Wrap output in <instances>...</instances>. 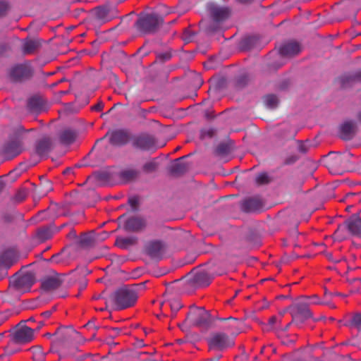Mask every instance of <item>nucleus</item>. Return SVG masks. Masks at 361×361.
Here are the masks:
<instances>
[{
	"instance_id": "f257e3e1",
	"label": "nucleus",
	"mask_w": 361,
	"mask_h": 361,
	"mask_svg": "<svg viewBox=\"0 0 361 361\" xmlns=\"http://www.w3.org/2000/svg\"><path fill=\"white\" fill-rule=\"evenodd\" d=\"M163 23V18L158 13H145L139 16L135 26L138 32L145 35L157 32Z\"/></svg>"
},
{
	"instance_id": "f03ea898",
	"label": "nucleus",
	"mask_w": 361,
	"mask_h": 361,
	"mask_svg": "<svg viewBox=\"0 0 361 361\" xmlns=\"http://www.w3.org/2000/svg\"><path fill=\"white\" fill-rule=\"evenodd\" d=\"M134 286H125L115 292L114 300L118 310H125L135 305L138 294Z\"/></svg>"
},
{
	"instance_id": "7ed1b4c3",
	"label": "nucleus",
	"mask_w": 361,
	"mask_h": 361,
	"mask_svg": "<svg viewBox=\"0 0 361 361\" xmlns=\"http://www.w3.org/2000/svg\"><path fill=\"white\" fill-rule=\"evenodd\" d=\"M118 16L116 8L109 6H99L92 9L88 16L89 20L94 25H104Z\"/></svg>"
},
{
	"instance_id": "20e7f679",
	"label": "nucleus",
	"mask_w": 361,
	"mask_h": 361,
	"mask_svg": "<svg viewBox=\"0 0 361 361\" xmlns=\"http://www.w3.org/2000/svg\"><path fill=\"white\" fill-rule=\"evenodd\" d=\"M33 74V68L29 62L16 64L8 71V79L15 83L25 82L30 80Z\"/></svg>"
},
{
	"instance_id": "39448f33",
	"label": "nucleus",
	"mask_w": 361,
	"mask_h": 361,
	"mask_svg": "<svg viewBox=\"0 0 361 361\" xmlns=\"http://www.w3.org/2000/svg\"><path fill=\"white\" fill-rule=\"evenodd\" d=\"M186 320L197 327L207 329L211 324V315L204 307L191 306Z\"/></svg>"
},
{
	"instance_id": "423d86ee",
	"label": "nucleus",
	"mask_w": 361,
	"mask_h": 361,
	"mask_svg": "<svg viewBox=\"0 0 361 361\" xmlns=\"http://www.w3.org/2000/svg\"><path fill=\"white\" fill-rule=\"evenodd\" d=\"M283 314L280 312L278 315L272 316L269 319L268 324L272 329L276 331L277 336L281 339V343L284 345H288L290 343L295 342L297 335L293 334L288 338L285 332L290 326L291 322L284 324L283 322Z\"/></svg>"
},
{
	"instance_id": "0eeeda50",
	"label": "nucleus",
	"mask_w": 361,
	"mask_h": 361,
	"mask_svg": "<svg viewBox=\"0 0 361 361\" xmlns=\"http://www.w3.org/2000/svg\"><path fill=\"white\" fill-rule=\"evenodd\" d=\"M24 150L23 141L20 136H14L6 140L1 149V155L8 160L20 155Z\"/></svg>"
},
{
	"instance_id": "6e6552de",
	"label": "nucleus",
	"mask_w": 361,
	"mask_h": 361,
	"mask_svg": "<svg viewBox=\"0 0 361 361\" xmlns=\"http://www.w3.org/2000/svg\"><path fill=\"white\" fill-rule=\"evenodd\" d=\"M20 258V253L16 246H10L0 251V269L8 270L17 264Z\"/></svg>"
},
{
	"instance_id": "1a4fd4ad",
	"label": "nucleus",
	"mask_w": 361,
	"mask_h": 361,
	"mask_svg": "<svg viewBox=\"0 0 361 361\" xmlns=\"http://www.w3.org/2000/svg\"><path fill=\"white\" fill-rule=\"evenodd\" d=\"M49 108V101L40 94H34L26 100V109L30 113L39 114L48 111Z\"/></svg>"
},
{
	"instance_id": "9d476101",
	"label": "nucleus",
	"mask_w": 361,
	"mask_h": 361,
	"mask_svg": "<svg viewBox=\"0 0 361 361\" xmlns=\"http://www.w3.org/2000/svg\"><path fill=\"white\" fill-rule=\"evenodd\" d=\"M207 344L210 350L223 351L233 345L229 337L225 333L213 334L208 339Z\"/></svg>"
},
{
	"instance_id": "9b49d317",
	"label": "nucleus",
	"mask_w": 361,
	"mask_h": 361,
	"mask_svg": "<svg viewBox=\"0 0 361 361\" xmlns=\"http://www.w3.org/2000/svg\"><path fill=\"white\" fill-rule=\"evenodd\" d=\"M14 277L13 285L16 290L21 292L29 291L36 281L35 274L31 271L16 274Z\"/></svg>"
},
{
	"instance_id": "f8f14e48",
	"label": "nucleus",
	"mask_w": 361,
	"mask_h": 361,
	"mask_svg": "<svg viewBox=\"0 0 361 361\" xmlns=\"http://www.w3.org/2000/svg\"><path fill=\"white\" fill-rule=\"evenodd\" d=\"M156 138L147 133H141L132 137V145L134 147L142 151H148L156 147Z\"/></svg>"
},
{
	"instance_id": "ddd939ff",
	"label": "nucleus",
	"mask_w": 361,
	"mask_h": 361,
	"mask_svg": "<svg viewBox=\"0 0 361 361\" xmlns=\"http://www.w3.org/2000/svg\"><path fill=\"white\" fill-rule=\"evenodd\" d=\"M166 250V245L161 240H154L149 241L145 245V253L151 259L160 260L162 259Z\"/></svg>"
},
{
	"instance_id": "4468645a",
	"label": "nucleus",
	"mask_w": 361,
	"mask_h": 361,
	"mask_svg": "<svg viewBox=\"0 0 361 361\" xmlns=\"http://www.w3.org/2000/svg\"><path fill=\"white\" fill-rule=\"evenodd\" d=\"M147 226L146 220L138 216L129 217L124 223L123 228L128 232L139 233Z\"/></svg>"
},
{
	"instance_id": "2eb2a0df",
	"label": "nucleus",
	"mask_w": 361,
	"mask_h": 361,
	"mask_svg": "<svg viewBox=\"0 0 361 361\" xmlns=\"http://www.w3.org/2000/svg\"><path fill=\"white\" fill-rule=\"evenodd\" d=\"M264 201L259 196L249 197L241 202V209L246 212H255L264 207Z\"/></svg>"
},
{
	"instance_id": "dca6fc26",
	"label": "nucleus",
	"mask_w": 361,
	"mask_h": 361,
	"mask_svg": "<svg viewBox=\"0 0 361 361\" xmlns=\"http://www.w3.org/2000/svg\"><path fill=\"white\" fill-rule=\"evenodd\" d=\"M292 316V321L298 317H300L302 320L307 319L312 317V314L310 310L309 305L307 303H296L289 307Z\"/></svg>"
},
{
	"instance_id": "f3484780",
	"label": "nucleus",
	"mask_w": 361,
	"mask_h": 361,
	"mask_svg": "<svg viewBox=\"0 0 361 361\" xmlns=\"http://www.w3.org/2000/svg\"><path fill=\"white\" fill-rule=\"evenodd\" d=\"M52 148V139L48 136H45L36 141L35 145V152L37 155L43 158L47 157Z\"/></svg>"
},
{
	"instance_id": "a211bd4d",
	"label": "nucleus",
	"mask_w": 361,
	"mask_h": 361,
	"mask_svg": "<svg viewBox=\"0 0 361 361\" xmlns=\"http://www.w3.org/2000/svg\"><path fill=\"white\" fill-rule=\"evenodd\" d=\"M34 337L33 329L23 326L17 329L13 335L12 340L18 344L26 343L31 341Z\"/></svg>"
},
{
	"instance_id": "6ab92c4d",
	"label": "nucleus",
	"mask_w": 361,
	"mask_h": 361,
	"mask_svg": "<svg viewBox=\"0 0 361 361\" xmlns=\"http://www.w3.org/2000/svg\"><path fill=\"white\" fill-rule=\"evenodd\" d=\"M132 140L130 133L124 129H118L112 131L110 134L109 142L112 145L122 146Z\"/></svg>"
},
{
	"instance_id": "aec40b11",
	"label": "nucleus",
	"mask_w": 361,
	"mask_h": 361,
	"mask_svg": "<svg viewBox=\"0 0 361 361\" xmlns=\"http://www.w3.org/2000/svg\"><path fill=\"white\" fill-rule=\"evenodd\" d=\"M185 158V156L176 159L174 163L170 166L169 171L170 174L175 177H180L184 175L190 168V164L188 162L183 161Z\"/></svg>"
},
{
	"instance_id": "412c9836",
	"label": "nucleus",
	"mask_w": 361,
	"mask_h": 361,
	"mask_svg": "<svg viewBox=\"0 0 361 361\" xmlns=\"http://www.w3.org/2000/svg\"><path fill=\"white\" fill-rule=\"evenodd\" d=\"M357 126L352 121H345L340 127V137L343 140H350L355 135Z\"/></svg>"
},
{
	"instance_id": "4be33fe9",
	"label": "nucleus",
	"mask_w": 361,
	"mask_h": 361,
	"mask_svg": "<svg viewBox=\"0 0 361 361\" xmlns=\"http://www.w3.org/2000/svg\"><path fill=\"white\" fill-rule=\"evenodd\" d=\"M63 283V280L59 275L45 277L41 283V288L49 292L59 288Z\"/></svg>"
},
{
	"instance_id": "5701e85b",
	"label": "nucleus",
	"mask_w": 361,
	"mask_h": 361,
	"mask_svg": "<svg viewBox=\"0 0 361 361\" xmlns=\"http://www.w3.org/2000/svg\"><path fill=\"white\" fill-rule=\"evenodd\" d=\"M208 10L213 20L216 22L224 21L229 15V9L228 8L220 7L215 4H210L208 6Z\"/></svg>"
},
{
	"instance_id": "b1692460",
	"label": "nucleus",
	"mask_w": 361,
	"mask_h": 361,
	"mask_svg": "<svg viewBox=\"0 0 361 361\" xmlns=\"http://www.w3.org/2000/svg\"><path fill=\"white\" fill-rule=\"evenodd\" d=\"M78 137V132L71 128H66L59 133V140L61 145H71L74 143Z\"/></svg>"
},
{
	"instance_id": "393cba45",
	"label": "nucleus",
	"mask_w": 361,
	"mask_h": 361,
	"mask_svg": "<svg viewBox=\"0 0 361 361\" xmlns=\"http://www.w3.org/2000/svg\"><path fill=\"white\" fill-rule=\"evenodd\" d=\"M301 51L300 44L297 42H288L279 48V54L282 56L291 57Z\"/></svg>"
},
{
	"instance_id": "a878e982",
	"label": "nucleus",
	"mask_w": 361,
	"mask_h": 361,
	"mask_svg": "<svg viewBox=\"0 0 361 361\" xmlns=\"http://www.w3.org/2000/svg\"><path fill=\"white\" fill-rule=\"evenodd\" d=\"M338 82L343 87H348L353 83L361 82V69L341 75Z\"/></svg>"
},
{
	"instance_id": "bb28decb",
	"label": "nucleus",
	"mask_w": 361,
	"mask_h": 361,
	"mask_svg": "<svg viewBox=\"0 0 361 361\" xmlns=\"http://www.w3.org/2000/svg\"><path fill=\"white\" fill-rule=\"evenodd\" d=\"M92 176L101 185H113L116 183L114 173L107 171H95Z\"/></svg>"
},
{
	"instance_id": "cd10ccee",
	"label": "nucleus",
	"mask_w": 361,
	"mask_h": 361,
	"mask_svg": "<svg viewBox=\"0 0 361 361\" xmlns=\"http://www.w3.org/2000/svg\"><path fill=\"white\" fill-rule=\"evenodd\" d=\"M42 45V40L38 38H26L23 44V53L25 55L32 54Z\"/></svg>"
},
{
	"instance_id": "c85d7f7f",
	"label": "nucleus",
	"mask_w": 361,
	"mask_h": 361,
	"mask_svg": "<svg viewBox=\"0 0 361 361\" xmlns=\"http://www.w3.org/2000/svg\"><path fill=\"white\" fill-rule=\"evenodd\" d=\"M140 175V171L134 169H126L121 171L118 176L122 183H128L136 180Z\"/></svg>"
},
{
	"instance_id": "c756f323",
	"label": "nucleus",
	"mask_w": 361,
	"mask_h": 361,
	"mask_svg": "<svg viewBox=\"0 0 361 361\" xmlns=\"http://www.w3.org/2000/svg\"><path fill=\"white\" fill-rule=\"evenodd\" d=\"M345 224L350 233L354 235L361 236V218L353 215L347 219Z\"/></svg>"
},
{
	"instance_id": "7c9ffc66",
	"label": "nucleus",
	"mask_w": 361,
	"mask_h": 361,
	"mask_svg": "<svg viewBox=\"0 0 361 361\" xmlns=\"http://www.w3.org/2000/svg\"><path fill=\"white\" fill-rule=\"evenodd\" d=\"M212 279V276L203 271H197L193 276V282L197 286H207L211 283Z\"/></svg>"
},
{
	"instance_id": "2f4dec72",
	"label": "nucleus",
	"mask_w": 361,
	"mask_h": 361,
	"mask_svg": "<svg viewBox=\"0 0 361 361\" xmlns=\"http://www.w3.org/2000/svg\"><path fill=\"white\" fill-rule=\"evenodd\" d=\"M138 243V238L135 236L131 237H118L115 245L121 249H128L131 246L136 245Z\"/></svg>"
},
{
	"instance_id": "473e14b6",
	"label": "nucleus",
	"mask_w": 361,
	"mask_h": 361,
	"mask_svg": "<svg viewBox=\"0 0 361 361\" xmlns=\"http://www.w3.org/2000/svg\"><path fill=\"white\" fill-rule=\"evenodd\" d=\"M345 326L350 329H356L361 331V312H353L348 316V319L345 320Z\"/></svg>"
},
{
	"instance_id": "72a5a7b5",
	"label": "nucleus",
	"mask_w": 361,
	"mask_h": 361,
	"mask_svg": "<svg viewBox=\"0 0 361 361\" xmlns=\"http://www.w3.org/2000/svg\"><path fill=\"white\" fill-rule=\"evenodd\" d=\"M233 144L231 140L220 142L215 149V154L220 157L228 155L233 150Z\"/></svg>"
},
{
	"instance_id": "f704fd0d",
	"label": "nucleus",
	"mask_w": 361,
	"mask_h": 361,
	"mask_svg": "<svg viewBox=\"0 0 361 361\" xmlns=\"http://www.w3.org/2000/svg\"><path fill=\"white\" fill-rule=\"evenodd\" d=\"M188 82L189 83V88L194 90H198L201 88L203 84L202 76L196 73H192L187 77Z\"/></svg>"
},
{
	"instance_id": "c9c22d12",
	"label": "nucleus",
	"mask_w": 361,
	"mask_h": 361,
	"mask_svg": "<svg viewBox=\"0 0 361 361\" xmlns=\"http://www.w3.org/2000/svg\"><path fill=\"white\" fill-rule=\"evenodd\" d=\"M208 90H221L226 87V80L224 77H212L209 80Z\"/></svg>"
},
{
	"instance_id": "e433bc0d",
	"label": "nucleus",
	"mask_w": 361,
	"mask_h": 361,
	"mask_svg": "<svg viewBox=\"0 0 361 361\" xmlns=\"http://www.w3.org/2000/svg\"><path fill=\"white\" fill-rule=\"evenodd\" d=\"M53 232L50 226H44L36 231V237L40 242H44L52 237Z\"/></svg>"
},
{
	"instance_id": "4c0bfd02",
	"label": "nucleus",
	"mask_w": 361,
	"mask_h": 361,
	"mask_svg": "<svg viewBox=\"0 0 361 361\" xmlns=\"http://www.w3.org/2000/svg\"><path fill=\"white\" fill-rule=\"evenodd\" d=\"M264 102L269 108L274 109L277 107L279 103V99L276 94H268L264 97Z\"/></svg>"
},
{
	"instance_id": "58836bf2",
	"label": "nucleus",
	"mask_w": 361,
	"mask_h": 361,
	"mask_svg": "<svg viewBox=\"0 0 361 361\" xmlns=\"http://www.w3.org/2000/svg\"><path fill=\"white\" fill-rule=\"evenodd\" d=\"M94 243V238L89 233H83L80 238L79 243L83 247H92Z\"/></svg>"
},
{
	"instance_id": "ea45409f",
	"label": "nucleus",
	"mask_w": 361,
	"mask_h": 361,
	"mask_svg": "<svg viewBox=\"0 0 361 361\" xmlns=\"http://www.w3.org/2000/svg\"><path fill=\"white\" fill-rule=\"evenodd\" d=\"M30 352L32 355V358L33 361H45V353L41 348H32Z\"/></svg>"
},
{
	"instance_id": "a19ab883",
	"label": "nucleus",
	"mask_w": 361,
	"mask_h": 361,
	"mask_svg": "<svg viewBox=\"0 0 361 361\" xmlns=\"http://www.w3.org/2000/svg\"><path fill=\"white\" fill-rule=\"evenodd\" d=\"M28 191L27 189L22 188L18 189L14 196L12 197V200L16 203H20L24 201L27 197Z\"/></svg>"
},
{
	"instance_id": "79ce46f5",
	"label": "nucleus",
	"mask_w": 361,
	"mask_h": 361,
	"mask_svg": "<svg viewBox=\"0 0 361 361\" xmlns=\"http://www.w3.org/2000/svg\"><path fill=\"white\" fill-rule=\"evenodd\" d=\"M158 164L155 161H149L145 163L142 166V170L147 173H152L157 171Z\"/></svg>"
},
{
	"instance_id": "37998d69",
	"label": "nucleus",
	"mask_w": 361,
	"mask_h": 361,
	"mask_svg": "<svg viewBox=\"0 0 361 361\" xmlns=\"http://www.w3.org/2000/svg\"><path fill=\"white\" fill-rule=\"evenodd\" d=\"M109 80L112 88H122V86L118 82V78L115 73H111L109 76Z\"/></svg>"
},
{
	"instance_id": "c03bdc74",
	"label": "nucleus",
	"mask_w": 361,
	"mask_h": 361,
	"mask_svg": "<svg viewBox=\"0 0 361 361\" xmlns=\"http://www.w3.org/2000/svg\"><path fill=\"white\" fill-rule=\"evenodd\" d=\"M339 4L341 9L346 13L353 10V2L350 0H342Z\"/></svg>"
},
{
	"instance_id": "a18cd8bd",
	"label": "nucleus",
	"mask_w": 361,
	"mask_h": 361,
	"mask_svg": "<svg viewBox=\"0 0 361 361\" xmlns=\"http://www.w3.org/2000/svg\"><path fill=\"white\" fill-rule=\"evenodd\" d=\"M171 58V54L169 51L161 52L157 54V61L163 63L170 60Z\"/></svg>"
},
{
	"instance_id": "49530a36",
	"label": "nucleus",
	"mask_w": 361,
	"mask_h": 361,
	"mask_svg": "<svg viewBox=\"0 0 361 361\" xmlns=\"http://www.w3.org/2000/svg\"><path fill=\"white\" fill-rule=\"evenodd\" d=\"M256 182L259 185H266L271 182V178L267 173H262L257 178Z\"/></svg>"
},
{
	"instance_id": "de8ad7c7",
	"label": "nucleus",
	"mask_w": 361,
	"mask_h": 361,
	"mask_svg": "<svg viewBox=\"0 0 361 361\" xmlns=\"http://www.w3.org/2000/svg\"><path fill=\"white\" fill-rule=\"evenodd\" d=\"M9 9V4L4 0H0V18L6 16Z\"/></svg>"
},
{
	"instance_id": "09e8293b",
	"label": "nucleus",
	"mask_w": 361,
	"mask_h": 361,
	"mask_svg": "<svg viewBox=\"0 0 361 361\" xmlns=\"http://www.w3.org/2000/svg\"><path fill=\"white\" fill-rule=\"evenodd\" d=\"M249 82V78L246 75H240L236 79L237 86L240 88H242L245 86L246 84Z\"/></svg>"
},
{
	"instance_id": "8fccbe9b",
	"label": "nucleus",
	"mask_w": 361,
	"mask_h": 361,
	"mask_svg": "<svg viewBox=\"0 0 361 361\" xmlns=\"http://www.w3.org/2000/svg\"><path fill=\"white\" fill-rule=\"evenodd\" d=\"M157 74L159 76V80L164 81L166 80L169 71L165 68L161 67L157 70Z\"/></svg>"
},
{
	"instance_id": "3c124183",
	"label": "nucleus",
	"mask_w": 361,
	"mask_h": 361,
	"mask_svg": "<svg viewBox=\"0 0 361 361\" xmlns=\"http://www.w3.org/2000/svg\"><path fill=\"white\" fill-rule=\"evenodd\" d=\"M216 134V131L214 129H209L207 130L202 131L200 137L204 139L205 137H213Z\"/></svg>"
},
{
	"instance_id": "603ef678",
	"label": "nucleus",
	"mask_w": 361,
	"mask_h": 361,
	"mask_svg": "<svg viewBox=\"0 0 361 361\" xmlns=\"http://www.w3.org/2000/svg\"><path fill=\"white\" fill-rule=\"evenodd\" d=\"M299 157L296 154H292L287 158L285 159L283 164L286 165H290L294 164L298 159Z\"/></svg>"
},
{
	"instance_id": "864d4df0",
	"label": "nucleus",
	"mask_w": 361,
	"mask_h": 361,
	"mask_svg": "<svg viewBox=\"0 0 361 361\" xmlns=\"http://www.w3.org/2000/svg\"><path fill=\"white\" fill-rule=\"evenodd\" d=\"M170 307L173 313H176L181 308V305L178 300H173L170 303Z\"/></svg>"
},
{
	"instance_id": "5fc2aeb1",
	"label": "nucleus",
	"mask_w": 361,
	"mask_h": 361,
	"mask_svg": "<svg viewBox=\"0 0 361 361\" xmlns=\"http://www.w3.org/2000/svg\"><path fill=\"white\" fill-rule=\"evenodd\" d=\"M65 81V78H61L59 80H57L56 82H51V83H46L43 87L44 88H47V89H53L54 87H56L59 83Z\"/></svg>"
},
{
	"instance_id": "6e6d98bb",
	"label": "nucleus",
	"mask_w": 361,
	"mask_h": 361,
	"mask_svg": "<svg viewBox=\"0 0 361 361\" xmlns=\"http://www.w3.org/2000/svg\"><path fill=\"white\" fill-rule=\"evenodd\" d=\"M128 203L133 209H137L138 207V198L137 197H133L128 200Z\"/></svg>"
},
{
	"instance_id": "4d7b16f0",
	"label": "nucleus",
	"mask_w": 361,
	"mask_h": 361,
	"mask_svg": "<svg viewBox=\"0 0 361 361\" xmlns=\"http://www.w3.org/2000/svg\"><path fill=\"white\" fill-rule=\"evenodd\" d=\"M11 316V313L8 311L0 312V326L5 322Z\"/></svg>"
},
{
	"instance_id": "13d9d810",
	"label": "nucleus",
	"mask_w": 361,
	"mask_h": 361,
	"mask_svg": "<svg viewBox=\"0 0 361 361\" xmlns=\"http://www.w3.org/2000/svg\"><path fill=\"white\" fill-rule=\"evenodd\" d=\"M104 104L102 102H99L97 104L92 107V110L95 111H101L103 109Z\"/></svg>"
},
{
	"instance_id": "bf43d9fd",
	"label": "nucleus",
	"mask_w": 361,
	"mask_h": 361,
	"mask_svg": "<svg viewBox=\"0 0 361 361\" xmlns=\"http://www.w3.org/2000/svg\"><path fill=\"white\" fill-rule=\"evenodd\" d=\"M298 150L305 154L306 153L307 151H308V148L307 147V146L305 145V143H303L302 142L300 141L299 142V147H298Z\"/></svg>"
},
{
	"instance_id": "052dcab7",
	"label": "nucleus",
	"mask_w": 361,
	"mask_h": 361,
	"mask_svg": "<svg viewBox=\"0 0 361 361\" xmlns=\"http://www.w3.org/2000/svg\"><path fill=\"white\" fill-rule=\"evenodd\" d=\"M276 348H274L272 345H269L267 347L266 346H264L261 349V353H264L265 350H267V351H271L272 353H276Z\"/></svg>"
},
{
	"instance_id": "680f3d73",
	"label": "nucleus",
	"mask_w": 361,
	"mask_h": 361,
	"mask_svg": "<svg viewBox=\"0 0 361 361\" xmlns=\"http://www.w3.org/2000/svg\"><path fill=\"white\" fill-rule=\"evenodd\" d=\"M257 358L256 355H252L251 357L244 356L243 357V361H257Z\"/></svg>"
},
{
	"instance_id": "e2e57ef3",
	"label": "nucleus",
	"mask_w": 361,
	"mask_h": 361,
	"mask_svg": "<svg viewBox=\"0 0 361 361\" xmlns=\"http://www.w3.org/2000/svg\"><path fill=\"white\" fill-rule=\"evenodd\" d=\"M13 216L8 214L4 216V220L5 222L8 223L13 221Z\"/></svg>"
},
{
	"instance_id": "0e129e2a",
	"label": "nucleus",
	"mask_w": 361,
	"mask_h": 361,
	"mask_svg": "<svg viewBox=\"0 0 361 361\" xmlns=\"http://www.w3.org/2000/svg\"><path fill=\"white\" fill-rule=\"evenodd\" d=\"M308 298H312L314 299V301L313 302L314 304H322L319 300L317 295H314L311 297H307Z\"/></svg>"
},
{
	"instance_id": "69168bd1",
	"label": "nucleus",
	"mask_w": 361,
	"mask_h": 361,
	"mask_svg": "<svg viewBox=\"0 0 361 361\" xmlns=\"http://www.w3.org/2000/svg\"><path fill=\"white\" fill-rule=\"evenodd\" d=\"M51 314V311H46L41 314L42 317H44V318H49Z\"/></svg>"
},
{
	"instance_id": "338daca9",
	"label": "nucleus",
	"mask_w": 361,
	"mask_h": 361,
	"mask_svg": "<svg viewBox=\"0 0 361 361\" xmlns=\"http://www.w3.org/2000/svg\"><path fill=\"white\" fill-rule=\"evenodd\" d=\"M240 4H250L253 0H238Z\"/></svg>"
},
{
	"instance_id": "774afa93",
	"label": "nucleus",
	"mask_w": 361,
	"mask_h": 361,
	"mask_svg": "<svg viewBox=\"0 0 361 361\" xmlns=\"http://www.w3.org/2000/svg\"><path fill=\"white\" fill-rule=\"evenodd\" d=\"M4 186V183L0 180V192L3 190Z\"/></svg>"
}]
</instances>
